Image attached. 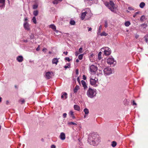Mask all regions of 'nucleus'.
Here are the masks:
<instances>
[{
	"mask_svg": "<svg viewBox=\"0 0 148 148\" xmlns=\"http://www.w3.org/2000/svg\"><path fill=\"white\" fill-rule=\"evenodd\" d=\"M99 140V136L93 133L89 135L88 141L90 145H94Z\"/></svg>",
	"mask_w": 148,
	"mask_h": 148,
	"instance_id": "f257e3e1",
	"label": "nucleus"
},
{
	"mask_svg": "<svg viewBox=\"0 0 148 148\" xmlns=\"http://www.w3.org/2000/svg\"><path fill=\"white\" fill-rule=\"evenodd\" d=\"M104 4L111 11L114 13H116V8L115 7L114 4L112 1H110L109 2H106L104 3Z\"/></svg>",
	"mask_w": 148,
	"mask_h": 148,
	"instance_id": "f03ea898",
	"label": "nucleus"
},
{
	"mask_svg": "<svg viewBox=\"0 0 148 148\" xmlns=\"http://www.w3.org/2000/svg\"><path fill=\"white\" fill-rule=\"evenodd\" d=\"M96 90L89 88L87 92V95L88 97L92 98L96 95Z\"/></svg>",
	"mask_w": 148,
	"mask_h": 148,
	"instance_id": "7ed1b4c3",
	"label": "nucleus"
},
{
	"mask_svg": "<svg viewBox=\"0 0 148 148\" xmlns=\"http://www.w3.org/2000/svg\"><path fill=\"white\" fill-rule=\"evenodd\" d=\"M98 81V79L96 77L93 78H90V84L96 87L97 86V85L96 84V83Z\"/></svg>",
	"mask_w": 148,
	"mask_h": 148,
	"instance_id": "20e7f679",
	"label": "nucleus"
},
{
	"mask_svg": "<svg viewBox=\"0 0 148 148\" xmlns=\"http://www.w3.org/2000/svg\"><path fill=\"white\" fill-rule=\"evenodd\" d=\"M104 49V52L106 55H109L111 53L110 49L108 47H105L101 49Z\"/></svg>",
	"mask_w": 148,
	"mask_h": 148,
	"instance_id": "39448f33",
	"label": "nucleus"
},
{
	"mask_svg": "<svg viewBox=\"0 0 148 148\" xmlns=\"http://www.w3.org/2000/svg\"><path fill=\"white\" fill-rule=\"evenodd\" d=\"M103 71L104 73L107 75H110L112 73L111 68L110 67L105 68L104 69Z\"/></svg>",
	"mask_w": 148,
	"mask_h": 148,
	"instance_id": "423d86ee",
	"label": "nucleus"
},
{
	"mask_svg": "<svg viewBox=\"0 0 148 148\" xmlns=\"http://www.w3.org/2000/svg\"><path fill=\"white\" fill-rule=\"evenodd\" d=\"M90 71L92 73H95V72L97 70V68L96 66L92 65L90 66Z\"/></svg>",
	"mask_w": 148,
	"mask_h": 148,
	"instance_id": "0eeeda50",
	"label": "nucleus"
},
{
	"mask_svg": "<svg viewBox=\"0 0 148 148\" xmlns=\"http://www.w3.org/2000/svg\"><path fill=\"white\" fill-rule=\"evenodd\" d=\"M114 62V60L113 58H109L107 59V62L108 63L110 64H111L113 63Z\"/></svg>",
	"mask_w": 148,
	"mask_h": 148,
	"instance_id": "6e6552de",
	"label": "nucleus"
},
{
	"mask_svg": "<svg viewBox=\"0 0 148 148\" xmlns=\"http://www.w3.org/2000/svg\"><path fill=\"white\" fill-rule=\"evenodd\" d=\"M53 73L51 72H48L46 73V76L47 79H49L51 78V76Z\"/></svg>",
	"mask_w": 148,
	"mask_h": 148,
	"instance_id": "1a4fd4ad",
	"label": "nucleus"
},
{
	"mask_svg": "<svg viewBox=\"0 0 148 148\" xmlns=\"http://www.w3.org/2000/svg\"><path fill=\"white\" fill-rule=\"evenodd\" d=\"M81 83L83 87L84 88V90H86L88 88V87L86 85V84L85 81L83 80H82L81 81Z\"/></svg>",
	"mask_w": 148,
	"mask_h": 148,
	"instance_id": "9d476101",
	"label": "nucleus"
},
{
	"mask_svg": "<svg viewBox=\"0 0 148 148\" xmlns=\"http://www.w3.org/2000/svg\"><path fill=\"white\" fill-rule=\"evenodd\" d=\"M24 27L25 29L29 30V25L27 22H25L24 24Z\"/></svg>",
	"mask_w": 148,
	"mask_h": 148,
	"instance_id": "9b49d317",
	"label": "nucleus"
},
{
	"mask_svg": "<svg viewBox=\"0 0 148 148\" xmlns=\"http://www.w3.org/2000/svg\"><path fill=\"white\" fill-rule=\"evenodd\" d=\"M16 60L18 62H21L23 61V59L22 56H19L17 57Z\"/></svg>",
	"mask_w": 148,
	"mask_h": 148,
	"instance_id": "f8f14e48",
	"label": "nucleus"
},
{
	"mask_svg": "<svg viewBox=\"0 0 148 148\" xmlns=\"http://www.w3.org/2000/svg\"><path fill=\"white\" fill-rule=\"evenodd\" d=\"M60 137L61 139L64 140L65 139V135L63 132L61 133L60 135Z\"/></svg>",
	"mask_w": 148,
	"mask_h": 148,
	"instance_id": "ddd939ff",
	"label": "nucleus"
},
{
	"mask_svg": "<svg viewBox=\"0 0 148 148\" xmlns=\"http://www.w3.org/2000/svg\"><path fill=\"white\" fill-rule=\"evenodd\" d=\"M58 62V59L56 58H54L52 60V63L53 64H56V65H57Z\"/></svg>",
	"mask_w": 148,
	"mask_h": 148,
	"instance_id": "4468645a",
	"label": "nucleus"
},
{
	"mask_svg": "<svg viewBox=\"0 0 148 148\" xmlns=\"http://www.w3.org/2000/svg\"><path fill=\"white\" fill-rule=\"evenodd\" d=\"M87 14V12H83L82 13L81 16V18L82 20H84V19L85 17L86 16V15Z\"/></svg>",
	"mask_w": 148,
	"mask_h": 148,
	"instance_id": "2eb2a0df",
	"label": "nucleus"
},
{
	"mask_svg": "<svg viewBox=\"0 0 148 148\" xmlns=\"http://www.w3.org/2000/svg\"><path fill=\"white\" fill-rule=\"evenodd\" d=\"M5 0H0V7H3L5 6Z\"/></svg>",
	"mask_w": 148,
	"mask_h": 148,
	"instance_id": "dca6fc26",
	"label": "nucleus"
},
{
	"mask_svg": "<svg viewBox=\"0 0 148 148\" xmlns=\"http://www.w3.org/2000/svg\"><path fill=\"white\" fill-rule=\"evenodd\" d=\"M67 94L65 92H63L62 93V95L61 97L63 99L64 98L66 99L67 98Z\"/></svg>",
	"mask_w": 148,
	"mask_h": 148,
	"instance_id": "f3484780",
	"label": "nucleus"
},
{
	"mask_svg": "<svg viewBox=\"0 0 148 148\" xmlns=\"http://www.w3.org/2000/svg\"><path fill=\"white\" fill-rule=\"evenodd\" d=\"M74 108L75 110L79 111L80 109V107L77 105H75L74 106Z\"/></svg>",
	"mask_w": 148,
	"mask_h": 148,
	"instance_id": "a211bd4d",
	"label": "nucleus"
},
{
	"mask_svg": "<svg viewBox=\"0 0 148 148\" xmlns=\"http://www.w3.org/2000/svg\"><path fill=\"white\" fill-rule=\"evenodd\" d=\"M79 86L76 85L74 90V93H76L77 92V90H79Z\"/></svg>",
	"mask_w": 148,
	"mask_h": 148,
	"instance_id": "6ab92c4d",
	"label": "nucleus"
},
{
	"mask_svg": "<svg viewBox=\"0 0 148 148\" xmlns=\"http://www.w3.org/2000/svg\"><path fill=\"white\" fill-rule=\"evenodd\" d=\"M62 0H54L53 2L54 4H57L59 2V1H61Z\"/></svg>",
	"mask_w": 148,
	"mask_h": 148,
	"instance_id": "aec40b11",
	"label": "nucleus"
},
{
	"mask_svg": "<svg viewBox=\"0 0 148 148\" xmlns=\"http://www.w3.org/2000/svg\"><path fill=\"white\" fill-rule=\"evenodd\" d=\"M49 27L52 28L53 30H56V28L55 25H50Z\"/></svg>",
	"mask_w": 148,
	"mask_h": 148,
	"instance_id": "412c9836",
	"label": "nucleus"
},
{
	"mask_svg": "<svg viewBox=\"0 0 148 148\" xmlns=\"http://www.w3.org/2000/svg\"><path fill=\"white\" fill-rule=\"evenodd\" d=\"M69 114L73 119H74L75 118V117L74 116L73 112L72 111H71L69 112Z\"/></svg>",
	"mask_w": 148,
	"mask_h": 148,
	"instance_id": "4be33fe9",
	"label": "nucleus"
},
{
	"mask_svg": "<svg viewBox=\"0 0 148 148\" xmlns=\"http://www.w3.org/2000/svg\"><path fill=\"white\" fill-rule=\"evenodd\" d=\"M145 5V4L144 2H142L140 4V7L141 8H143Z\"/></svg>",
	"mask_w": 148,
	"mask_h": 148,
	"instance_id": "5701e85b",
	"label": "nucleus"
},
{
	"mask_svg": "<svg viewBox=\"0 0 148 148\" xmlns=\"http://www.w3.org/2000/svg\"><path fill=\"white\" fill-rule=\"evenodd\" d=\"M130 24V21H127L125 22V25L126 27L129 26Z\"/></svg>",
	"mask_w": 148,
	"mask_h": 148,
	"instance_id": "b1692460",
	"label": "nucleus"
},
{
	"mask_svg": "<svg viewBox=\"0 0 148 148\" xmlns=\"http://www.w3.org/2000/svg\"><path fill=\"white\" fill-rule=\"evenodd\" d=\"M102 53L101 52H99L98 54V58L99 60H100L101 58V55Z\"/></svg>",
	"mask_w": 148,
	"mask_h": 148,
	"instance_id": "393cba45",
	"label": "nucleus"
},
{
	"mask_svg": "<svg viewBox=\"0 0 148 148\" xmlns=\"http://www.w3.org/2000/svg\"><path fill=\"white\" fill-rule=\"evenodd\" d=\"M84 112H85V113L86 114H87L89 113V111L86 108H85L84 109Z\"/></svg>",
	"mask_w": 148,
	"mask_h": 148,
	"instance_id": "a878e982",
	"label": "nucleus"
},
{
	"mask_svg": "<svg viewBox=\"0 0 148 148\" xmlns=\"http://www.w3.org/2000/svg\"><path fill=\"white\" fill-rule=\"evenodd\" d=\"M144 38L146 43H148V35H146L144 37Z\"/></svg>",
	"mask_w": 148,
	"mask_h": 148,
	"instance_id": "bb28decb",
	"label": "nucleus"
},
{
	"mask_svg": "<svg viewBox=\"0 0 148 148\" xmlns=\"http://www.w3.org/2000/svg\"><path fill=\"white\" fill-rule=\"evenodd\" d=\"M116 143L115 141H113L112 142V146L113 147H115L116 145Z\"/></svg>",
	"mask_w": 148,
	"mask_h": 148,
	"instance_id": "cd10ccee",
	"label": "nucleus"
},
{
	"mask_svg": "<svg viewBox=\"0 0 148 148\" xmlns=\"http://www.w3.org/2000/svg\"><path fill=\"white\" fill-rule=\"evenodd\" d=\"M70 24L71 25H74L75 24V22L74 20H71L70 22Z\"/></svg>",
	"mask_w": 148,
	"mask_h": 148,
	"instance_id": "c85d7f7f",
	"label": "nucleus"
},
{
	"mask_svg": "<svg viewBox=\"0 0 148 148\" xmlns=\"http://www.w3.org/2000/svg\"><path fill=\"white\" fill-rule=\"evenodd\" d=\"M32 20L33 22L35 24H36V17L34 16L33 17Z\"/></svg>",
	"mask_w": 148,
	"mask_h": 148,
	"instance_id": "c756f323",
	"label": "nucleus"
},
{
	"mask_svg": "<svg viewBox=\"0 0 148 148\" xmlns=\"http://www.w3.org/2000/svg\"><path fill=\"white\" fill-rule=\"evenodd\" d=\"M83 54H81L79 55L78 56V58L80 60H82L83 58Z\"/></svg>",
	"mask_w": 148,
	"mask_h": 148,
	"instance_id": "7c9ffc66",
	"label": "nucleus"
},
{
	"mask_svg": "<svg viewBox=\"0 0 148 148\" xmlns=\"http://www.w3.org/2000/svg\"><path fill=\"white\" fill-rule=\"evenodd\" d=\"M38 14V11L37 10L34 11L33 12V14L35 16H37Z\"/></svg>",
	"mask_w": 148,
	"mask_h": 148,
	"instance_id": "2f4dec72",
	"label": "nucleus"
},
{
	"mask_svg": "<svg viewBox=\"0 0 148 148\" xmlns=\"http://www.w3.org/2000/svg\"><path fill=\"white\" fill-rule=\"evenodd\" d=\"M68 124L69 125H77V124L76 123L74 122H69L68 123Z\"/></svg>",
	"mask_w": 148,
	"mask_h": 148,
	"instance_id": "473e14b6",
	"label": "nucleus"
},
{
	"mask_svg": "<svg viewBox=\"0 0 148 148\" xmlns=\"http://www.w3.org/2000/svg\"><path fill=\"white\" fill-rule=\"evenodd\" d=\"M140 26L145 28L147 26V25L146 24H142L140 25Z\"/></svg>",
	"mask_w": 148,
	"mask_h": 148,
	"instance_id": "72a5a7b5",
	"label": "nucleus"
},
{
	"mask_svg": "<svg viewBox=\"0 0 148 148\" xmlns=\"http://www.w3.org/2000/svg\"><path fill=\"white\" fill-rule=\"evenodd\" d=\"M107 35V34L105 32H102L101 34V36H106Z\"/></svg>",
	"mask_w": 148,
	"mask_h": 148,
	"instance_id": "f704fd0d",
	"label": "nucleus"
},
{
	"mask_svg": "<svg viewBox=\"0 0 148 148\" xmlns=\"http://www.w3.org/2000/svg\"><path fill=\"white\" fill-rule=\"evenodd\" d=\"M68 66H64V68L65 69H66L68 68H69L70 67V66L71 65V64H68Z\"/></svg>",
	"mask_w": 148,
	"mask_h": 148,
	"instance_id": "c9c22d12",
	"label": "nucleus"
},
{
	"mask_svg": "<svg viewBox=\"0 0 148 148\" xmlns=\"http://www.w3.org/2000/svg\"><path fill=\"white\" fill-rule=\"evenodd\" d=\"M145 18L144 16H142L140 18V20L141 21H143V20L144 18Z\"/></svg>",
	"mask_w": 148,
	"mask_h": 148,
	"instance_id": "e433bc0d",
	"label": "nucleus"
},
{
	"mask_svg": "<svg viewBox=\"0 0 148 148\" xmlns=\"http://www.w3.org/2000/svg\"><path fill=\"white\" fill-rule=\"evenodd\" d=\"M105 25H104L105 27H108V25L107 21H105Z\"/></svg>",
	"mask_w": 148,
	"mask_h": 148,
	"instance_id": "4c0bfd02",
	"label": "nucleus"
},
{
	"mask_svg": "<svg viewBox=\"0 0 148 148\" xmlns=\"http://www.w3.org/2000/svg\"><path fill=\"white\" fill-rule=\"evenodd\" d=\"M83 48L82 47L80 48L79 49V52L80 53H81L82 52V50Z\"/></svg>",
	"mask_w": 148,
	"mask_h": 148,
	"instance_id": "58836bf2",
	"label": "nucleus"
},
{
	"mask_svg": "<svg viewBox=\"0 0 148 148\" xmlns=\"http://www.w3.org/2000/svg\"><path fill=\"white\" fill-rule=\"evenodd\" d=\"M38 7V5H34L33 6V8L34 9H36Z\"/></svg>",
	"mask_w": 148,
	"mask_h": 148,
	"instance_id": "ea45409f",
	"label": "nucleus"
},
{
	"mask_svg": "<svg viewBox=\"0 0 148 148\" xmlns=\"http://www.w3.org/2000/svg\"><path fill=\"white\" fill-rule=\"evenodd\" d=\"M65 60H66L69 62L70 60L69 58L68 57H66L65 58Z\"/></svg>",
	"mask_w": 148,
	"mask_h": 148,
	"instance_id": "a19ab883",
	"label": "nucleus"
},
{
	"mask_svg": "<svg viewBox=\"0 0 148 148\" xmlns=\"http://www.w3.org/2000/svg\"><path fill=\"white\" fill-rule=\"evenodd\" d=\"M102 28V26L101 25H100L99 27V32H100L101 31V29Z\"/></svg>",
	"mask_w": 148,
	"mask_h": 148,
	"instance_id": "79ce46f5",
	"label": "nucleus"
},
{
	"mask_svg": "<svg viewBox=\"0 0 148 148\" xmlns=\"http://www.w3.org/2000/svg\"><path fill=\"white\" fill-rule=\"evenodd\" d=\"M40 49V45H38V47L36 48V50L37 51H39Z\"/></svg>",
	"mask_w": 148,
	"mask_h": 148,
	"instance_id": "37998d69",
	"label": "nucleus"
},
{
	"mask_svg": "<svg viewBox=\"0 0 148 148\" xmlns=\"http://www.w3.org/2000/svg\"><path fill=\"white\" fill-rule=\"evenodd\" d=\"M47 50V49L45 48H44L42 50V51L43 52H46Z\"/></svg>",
	"mask_w": 148,
	"mask_h": 148,
	"instance_id": "c03bdc74",
	"label": "nucleus"
},
{
	"mask_svg": "<svg viewBox=\"0 0 148 148\" xmlns=\"http://www.w3.org/2000/svg\"><path fill=\"white\" fill-rule=\"evenodd\" d=\"M51 148H56V146L55 145H51Z\"/></svg>",
	"mask_w": 148,
	"mask_h": 148,
	"instance_id": "a18cd8bd",
	"label": "nucleus"
},
{
	"mask_svg": "<svg viewBox=\"0 0 148 148\" xmlns=\"http://www.w3.org/2000/svg\"><path fill=\"white\" fill-rule=\"evenodd\" d=\"M20 101H21V102L22 104L24 103L25 102V101L24 99L21 100H20Z\"/></svg>",
	"mask_w": 148,
	"mask_h": 148,
	"instance_id": "49530a36",
	"label": "nucleus"
},
{
	"mask_svg": "<svg viewBox=\"0 0 148 148\" xmlns=\"http://www.w3.org/2000/svg\"><path fill=\"white\" fill-rule=\"evenodd\" d=\"M83 79L84 80H86V76L85 75H84L83 76Z\"/></svg>",
	"mask_w": 148,
	"mask_h": 148,
	"instance_id": "de8ad7c7",
	"label": "nucleus"
},
{
	"mask_svg": "<svg viewBox=\"0 0 148 148\" xmlns=\"http://www.w3.org/2000/svg\"><path fill=\"white\" fill-rule=\"evenodd\" d=\"M133 105H136V103H135V101L134 100L133 101Z\"/></svg>",
	"mask_w": 148,
	"mask_h": 148,
	"instance_id": "09e8293b",
	"label": "nucleus"
},
{
	"mask_svg": "<svg viewBox=\"0 0 148 148\" xmlns=\"http://www.w3.org/2000/svg\"><path fill=\"white\" fill-rule=\"evenodd\" d=\"M79 53L78 52L76 51L75 52V55L76 56H77L79 54Z\"/></svg>",
	"mask_w": 148,
	"mask_h": 148,
	"instance_id": "8fccbe9b",
	"label": "nucleus"
},
{
	"mask_svg": "<svg viewBox=\"0 0 148 148\" xmlns=\"http://www.w3.org/2000/svg\"><path fill=\"white\" fill-rule=\"evenodd\" d=\"M67 114L66 113H65L63 114V116L64 118H65Z\"/></svg>",
	"mask_w": 148,
	"mask_h": 148,
	"instance_id": "3c124183",
	"label": "nucleus"
},
{
	"mask_svg": "<svg viewBox=\"0 0 148 148\" xmlns=\"http://www.w3.org/2000/svg\"><path fill=\"white\" fill-rule=\"evenodd\" d=\"M77 80L78 82V83L80 84V80L79 78V77H78L77 78Z\"/></svg>",
	"mask_w": 148,
	"mask_h": 148,
	"instance_id": "603ef678",
	"label": "nucleus"
},
{
	"mask_svg": "<svg viewBox=\"0 0 148 148\" xmlns=\"http://www.w3.org/2000/svg\"><path fill=\"white\" fill-rule=\"evenodd\" d=\"M128 9L130 10H133V9L131 7H128Z\"/></svg>",
	"mask_w": 148,
	"mask_h": 148,
	"instance_id": "864d4df0",
	"label": "nucleus"
},
{
	"mask_svg": "<svg viewBox=\"0 0 148 148\" xmlns=\"http://www.w3.org/2000/svg\"><path fill=\"white\" fill-rule=\"evenodd\" d=\"M88 31H91L92 29L91 27H88Z\"/></svg>",
	"mask_w": 148,
	"mask_h": 148,
	"instance_id": "5fc2aeb1",
	"label": "nucleus"
},
{
	"mask_svg": "<svg viewBox=\"0 0 148 148\" xmlns=\"http://www.w3.org/2000/svg\"><path fill=\"white\" fill-rule=\"evenodd\" d=\"M68 52L67 51H66V52H63V53L64 54H65L66 55H67V54H68Z\"/></svg>",
	"mask_w": 148,
	"mask_h": 148,
	"instance_id": "6e6d98bb",
	"label": "nucleus"
},
{
	"mask_svg": "<svg viewBox=\"0 0 148 148\" xmlns=\"http://www.w3.org/2000/svg\"><path fill=\"white\" fill-rule=\"evenodd\" d=\"M138 37H139V36L137 35H136L135 36V37L136 39L138 38Z\"/></svg>",
	"mask_w": 148,
	"mask_h": 148,
	"instance_id": "4d7b16f0",
	"label": "nucleus"
},
{
	"mask_svg": "<svg viewBox=\"0 0 148 148\" xmlns=\"http://www.w3.org/2000/svg\"><path fill=\"white\" fill-rule=\"evenodd\" d=\"M140 13V12H136L135 13V14H136V15H137L138 14H139V13Z\"/></svg>",
	"mask_w": 148,
	"mask_h": 148,
	"instance_id": "13d9d810",
	"label": "nucleus"
},
{
	"mask_svg": "<svg viewBox=\"0 0 148 148\" xmlns=\"http://www.w3.org/2000/svg\"><path fill=\"white\" fill-rule=\"evenodd\" d=\"M76 74H78V70L77 69L76 70Z\"/></svg>",
	"mask_w": 148,
	"mask_h": 148,
	"instance_id": "bf43d9fd",
	"label": "nucleus"
},
{
	"mask_svg": "<svg viewBox=\"0 0 148 148\" xmlns=\"http://www.w3.org/2000/svg\"><path fill=\"white\" fill-rule=\"evenodd\" d=\"M9 102L8 101H6V104L8 105V104H9Z\"/></svg>",
	"mask_w": 148,
	"mask_h": 148,
	"instance_id": "052dcab7",
	"label": "nucleus"
},
{
	"mask_svg": "<svg viewBox=\"0 0 148 148\" xmlns=\"http://www.w3.org/2000/svg\"><path fill=\"white\" fill-rule=\"evenodd\" d=\"M136 16V15L135 14H134V15H133V17H135Z\"/></svg>",
	"mask_w": 148,
	"mask_h": 148,
	"instance_id": "680f3d73",
	"label": "nucleus"
},
{
	"mask_svg": "<svg viewBox=\"0 0 148 148\" xmlns=\"http://www.w3.org/2000/svg\"><path fill=\"white\" fill-rule=\"evenodd\" d=\"M76 61L77 62H79V61L78 59H76Z\"/></svg>",
	"mask_w": 148,
	"mask_h": 148,
	"instance_id": "e2e57ef3",
	"label": "nucleus"
},
{
	"mask_svg": "<svg viewBox=\"0 0 148 148\" xmlns=\"http://www.w3.org/2000/svg\"><path fill=\"white\" fill-rule=\"evenodd\" d=\"M27 20H28V19L27 17L25 18V21H27Z\"/></svg>",
	"mask_w": 148,
	"mask_h": 148,
	"instance_id": "0e129e2a",
	"label": "nucleus"
},
{
	"mask_svg": "<svg viewBox=\"0 0 148 148\" xmlns=\"http://www.w3.org/2000/svg\"><path fill=\"white\" fill-rule=\"evenodd\" d=\"M1 99H2L0 97V102H1Z\"/></svg>",
	"mask_w": 148,
	"mask_h": 148,
	"instance_id": "69168bd1",
	"label": "nucleus"
},
{
	"mask_svg": "<svg viewBox=\"0 0 148 148\" xmlns=\"http://www.w3.org/2000/svg\"><path fill=\"white\" fill-rule=\"evenodd\" d=\"M15 87L16 88H17V86L16 85H15Z\"/></svg>",
	"mask_w": 148,
	"mask_h": 148,
	"instance_id": "338daca9",
	"label": "nucleus"
},
{
	"mask_svg": "<svg viewBox=\"0 0 148 148\" xmlns=\"http://www.w3.org/2000/svg\"><path fill=\"white\" fill-rule=\"evenodd\" d=\"M49 54H51V52L50 51H49Z\"/></svg>",
	"mask_w": 148,
	"mask_h": 148,
	"instance_id": "774afa93",
	"label": "nucleus"
}]
</instances>
